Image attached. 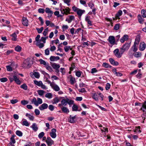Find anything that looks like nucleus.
Here are the masks:
<instances>
[{
    "label": "nucleus",
    "instance_id": "obj_1",
    "mask_svg": "<svg viewBox=\"0 0 146 146\" xmlns=\"http://www.w3.org/2000/svg\"><path fill=\"white\" fill-rule=\"evenodd\" d=\"M33 63V62L31 59L27 58L24 61L23 64H21V66L26 69L29 68L31 67Z\"/></svg>",
    "mask_w": 146,
    "mask_h": 146
},
{
    "label": "nucleus",
    "instance_id": "obj_2",
    "mask_svg": "<svg viewBox=\"0 0 146 146\" xmlns=\"http://www.w3.org/2000/svg\"><path fill=\"white\" fill-rule=\"evenodd\" d=\"M74 103V101L71 100L69 99L68 98L65 99H63L61 102V103L58 104V106H66L68 104L69 105H71L73 104Z\"/></svg>",
    "mask_w": 146,
    "mask_h": 146
},
{
    "label": "nucleus",
    "instance_id": "obj_3",
    "mask_svg": "<svg viewBox=\"0 0 146 146\" xmlns=\"http://www.w3.org/2000/svg\"><path fill=\"white\" fill-rule=\"evenodd\" d=\"M34 83L37 86L40 87L41 88L44 90H46L47 89V87L41 81H38L36 80H34Z\"/></svg>",
    "mask_w": 146,
    "mask_h": 146
},
{
    "label": "nucleus",
    "instance_id": "obj_4",
    "mask_svg": "<svg viewBox=\"0 0 146 146\" xmlns=\"http://www.w3.org/2000/svg\"><path fill=\"white\" fill-rule=\"evenodd\" d=\"M113 52L115 56L118 58H121L123 53L121 50H120L119 52V50L118 48L115 49Z\"/></svg>",
    "mask_w": 146,
    "mask_h": 146
},
{
    "label": "nucleus",
    "instance_id": "obj_5",
    "mask_svg": "<svg viewBox=\"0 0 146 146\" xmlns=\"http://www.w3.org/2000/svg\"><path fill=\"white\" fill-rule=\"evenodd\" d=\"M131 43V42L125 43L120 48V50H121L123 53L125 51H127L130 46Z\"/></svg>",
    "mask_w": 146,
    "mask_h": 146
},
{
    "label": "nucleus",
    "instance_id": "obj_6",
    "mask_svg": "<svg viewBox=\"0 0 146 146\" xmlns=\"http://www.w3.org/2000/svg\"><path fill=\"white\" fill-rule=\"evenodd\" d=\"M46 142L48 146H51L54 144V141L50 137H47Z\"/></svg>",
    "mask_w": 146,
    "mask_h": 146
},
{
    "label": "nucleus",
    "instance_id": "obj_7",
    "mask_svg": "<svg viewBox=\"0 0 146 146\" xmlns=\"http://www.w3.org/2000/svg\"><path fill=\"white\" fill-rule=\"evenodd\" d=\"M50 86L56 91H58L60 90V88L54 82H52V83L51 84Z\"/></svg>",
    "mask_w": 146,
    "mask_h": 146
},
{
    "label": "nucleus",
    "instance_id": "obj_8",
    "mask_svg": "<svg viewBox=\"0 0 146 146\" xmlns=\"http://www.w3.org/2000/svg\"><path fill=\"white\" fill-rule=\"evenodd\" d=\"M108 41L110 44L112 45L115 44V39L113 36H110L108 38Z\"/></svg>",
    "mask_w": 146,
    "mask_h": 146
},
{
    "label": "nucleus",
    "instance_id": "obj_9",
    "mask_svg": "<svg viewBox=\"0 0 146 146\" xmlns=\"http://www.w3.org/2000/svg\"><path fill=\"white\" fill-rule=\"evenodd\" d=\"M45 11V12L48 14V17H51L52 16L53 13L52 11L50 10V8L48 7L46 8Z\"/></svg>",
    "mask_w": 146,
    "mask_h": 146
},
{
    "label": "nucleus",
    "instance_id": "obj_10",
    "mask_svg": "<svg viewBox=\"0 0 146 146\" xmlns=\"http://www.w3.org/2000/svg\"><path fill=\"white\" fill-rule=\"evenodd\" d=\"M56 130L55 128H53L51 130V131L50 132V136L53 138H55L56 136Z\"/></svg>",
    "mask_w": 146,
    "mask_h": 146
},
{
    "label": "nucleus",
    "instance_id": "obj_11",
    "mask_svg": "<svg viewBox=\"0 0 146 146\" xmlns=\"http://www.w3.org/2000/svg\"><path fill=\"white\" fill-rule=\"evenodd\" d=\"M85 11L84 10H82L79 9L78 10L76 13L79 19H80L81 18L82 15L85 13Z\"/></svg>",
    "mask_w": 146,
    "mask_h": 146
},
{
    "label": "nucleus",
    "instance_id": "obj_12",
    "mask_svg": "<svg viewBox=\"0 0 146 146\" xmlns=\"http://www.w3.org/2000/svg\"><path fill=\"white\" fill-rule=\"evenodd\" d=\"M61 109L63 112L68 113L69 112V111L68 108L65 106L59 107Z\"/></svg>",
    "mask_w": 146,
    "mask_h": 146
},
{
    "label": "nucleus",
    "instance_id": "obj_13",
    "mask_svg": "<svg viewBox=\"0 0 146 146\" xmlns=\"http://www.w3.org/2000/svg\"><path fill=\"white\" fill-rule=\"evenodd\" d=\"M48 107V105L46 103H44L39 107V109L40 110H43L47 109Z\"/></svg>",
    "mask_w": 146,
    "mask_h": 146
},
{
    "label": "nucleus",
    "instance_id": "obj_14",
    "mask_svg": "<svg viewBox=\"0 0 146 146\" xmlns=\"http://www.w3.org/2000/svg\"><path fill=\"white\" fill-rule=\"evenodd\" d=\"M146 47V45L145 43L144 42L140 43L139 45V50L140 51H143L145 49Z\"/></svg>",
    "mask_w": 146,
    "mask_h": 146
},
{
    "label": "nucleus",
    "instance_id": "obj_15",
    "mask_svg": "<svg viewBox=\"0 0 146 146\" xmlns=\"http://www.w3.org/2000/svg\"><path fill=\"white\" fill-rule=\"evenodd\" d=\"M23 24L25 26H27L28 25V21L25 17H23L22 19Z\"/></svg>",
    "mask_w": 146,
    "mask_h": 146
},
{
    "label": "nucleus",
    "instance_id": "obj_16",
    "mask_svg": "<svg viewBox=\"0 0 146 146\" xmlns=\"http://www.w3.org/2000/svg\"><path fill=\"white\" fill-rule=\"evenodd\" d=\"M59 59L60 57L58 56H51L50 58V60L51 61H54L59 60Z\"/></svg>",
    "mask_w": 146,
    "mask_h": 146
},
{
    "label": "nucleus",
    "instance_id": "obj_17",
    "mask_svg": "<svg viewBox=\"0 0 146 146\" xmlns=\"http://www.w3.org/2000/svg\"><path fill=\"white\" fill-rule=\"evenodd\" d=\"M128 38V36L127 35H125L123 36L120 39V41L122 43H123L125 40H127Z\"/></svg>",
    "mask_w": 146,
    "mask_h": 146
},
{
    "label": "nucleus",
    "instance_id": "obj_18",
    "mask_svg": "<svg viewBox=\"0 0 146 146\" xmlns=\"http://www.w3.org/2000/svg\"><path fill=\"white\" fill-rule=\"evenodd\" d=\"M51 65L52 68L55 70L59 69L60 67V65L59 64L55 63H53Z\"/></svg>",
    "mask_w": 146,
    "mask_h": 146
},
{
    "label": "nucleus",
    "instance_id": "obj_19",
    "mask_svg": "<svg viewBox=\"0 0 146 146\" xmlns=\"http://www.w3.org/2000/svg\"><path fill=\"white\" fill-rule=\"evenodd\" d=\"M109 61L110 63L113 65L117 66L119 64V63L115 61L112 58H110Z\"/></svg>",
    "mask_w": 146,
    "mask_h": 146
},
{
    "label": "nucleus",
    "instance_id": "obj_20",
    "mask_svg": "<svg viewBox=\"0 0 146 146\" xmlns=\"http://www.w3.org/2000/svg\"><path fill=\"white\" fill-rule=\"evenodd\" d=\"M98 93H95L92 94V98L95 101H98Z\"/></svg>",
    "mask_w": 146,
    "mask_h": 146
},
{
    "label": "nucleus",
    "instance_id": "obj_21",
    "mask_svg": "<svg viewBox=\"0 0 146 146\" xmlns=\"http://www.w3.org/2000/svg\"><path fill=\"white\" fill-rule=\"evenodd\" d=\"M142 16L140 15H138L137 16V18L139 22L142 24L144 21L143 19L142 18Z\"/></svg>",
    "mask_w": 146,
    "mask_h": 146
},
{
    "label": "nucleus",
    "instance_id": "obj_22",
    "mask_svg": "<svg viewBox=\"0 0 146 146\" xmlns=\"http://www.w3.org/2000/svg\"><path fill=\"white\" fill-rule=\"evenodd\" d=\"M15 135H12L10 138V143L11 144H14L15 143L16 141L14 139L15 137Z\"/></svg>",
    "mask_w": 146,
    "mask_h": 146
},
{
    "label": "nucleus",
    "instance_id": "obj_23",
    "mask_svg": "<svg viewBox=\"0 0 146 146\" xmlns=\"http://www.w3.org/2000/svg\"><path fill=\"white\" fill-rule=\"evenodd\" d=\"M145 110H146V101L144 102L142 105V107L140 109V110H142L143 112L145 111Z\"/></svg>",
    "mask_w": 146,
    "mask_h": 146
},
{
    "label": "nucleus",
    "instance_id": "obj_24",
    "mask_svg": "<svg viewBox=\"0 0 146 146\" xmlns=\"http://www.w3.org/2000/svg\"><path fill=\"white\" fill-rule=\"evenodd\" d=\"M26 116L27 117H28L29 119L30 120L33 121L34 119V117L30 114H28V113H26Z\"/></svg>",
    "mask_w": 146,
    "mask_h": 146
},
{
    "label": "nucleus",
    "instance_id": "obj_25",
    "mask_svg": "<svg viewBox=\"0 0 146 146\" xmlns=\"http://www.w3.org/2000/svg\"><path fill=\"white\" fill-rule=\"evenodd\" d=\"M14 77L15 79V81L18 84L20 85L21 84V82L19 80V79L17 78L16 76L14 75Z\"/></svg>",
    "mask_w": 146,
    "mask_h": 146
},
{
    "label": "nucleus",
    "instance_id": "obj_26",
    "mask_svg": "<svg viewBox=\"0 0 146 146\" xmlns=\"http://www.w3.org/2000/svg\"><path fill=\"white\" fill-rule=\"evenodd\" d=\"M31 102L32 104H34L36 106H38L37 100L36 98H33L31 100Z\"/></svg>",
    "mask_w": 146,
    "mask_h": 146
},
{
    "label": "nucleus",
    "instance_id": "obj_27",
    "mask_svg": "<svg viewBox=\"0 0 146 146\" xmlns=\"http://www.w3.org/2000/svg\"><path fill=\"white\" fill-rule=\"evenodd\" d=\"M140 40V36H137L135 39V41L134 42L136 44H138Z\"/></svg>",
    "mask_w": 146,
    "mask_h": 146
},
{
    "label": "nucleus",
    "instance_id": "obj_28",
    "mask_svg": "<svg viewBox=\"0 0 146 146\" xmlns=\"http://www.w3.org/2000/svg\"><path fill=\"white\" fill-rule=\"evenodd\" d=\"M133 54L135 57L136 58L140 57L141 55V53L139 52H136L134 53Z\"/></svg>",
    "mask_w": 146,
    "mask_h": 146
},
{
    "label": "nucleus",
    "instance_id": "obj_29",
    "mask_svg": "<svg viewBox=\"0 0 146 146\" xmlns=\"http://www.w3.org/2000/svg\"><path fill=\"white\" fill-rule=\"evenodd\" d=\"M138 45V44H136L134 43L133 45L131 48V49H133L134 52H136L137 50V46Z\"/></svg>",
    "mask_w": 146,
    "mask_h": 146
},
{
    "label": "nucleus",
    "instance_id": "obj_30",
    "mask_svg": "<svg viewBox=\"0 0 146 146\" xmlns=\"http://www.w3.org/2000/svg\"><path fill=\"white\" fill-rule=\"evenodd\" d=\"M45 66L46 68L50 72H52V68L49 65V64L48 63H47V64Z\"/></svg>",
    "mask_w": 146,
    "mask_h": 146
},
{
    "label": "nucleus",
    "instance_id": "obj_31",
    "mask_svg": "<svg viewBox=\"0 0 146 146\" xmlns=\"http://www.w3.org/2000/svg\"><path fill=\"white\" fill-rule=\"evenodd\" d=\"M142 16L143 18H146V11L144 9H142L141 11Z\"/></svg>",
    "mask_w": 146,
    "mask_h": 146
},
{
    "label": "nucleus",
    "instance_id": "obj_32",
    "mask_svg": "<svg viewBox=\"0 0 146 146\" xmlns=\"http://www.w3.org/2000/svg\"><path fill=\"white\" fill-rule=\"evenodd\" d=\"M12 37V40L13 41H16L17 40V35L15 33H14L11 35Z\"/></svg>",
    "mask_w": 146,
    "mask_h": 146
},
{
    "label": "nucleus",
    "instance_id": "obj_33",
    "mask_svg": "<svg viewBox=\"0 0 146 146\" xmlns=\"http://www.w3.org/2000/svg\"><path fill=\"white\" fill-rule=\"evenodd\" d=\"M38 94L40 96H42L44 94L45 92L42 90H38L37 91Z\"/></svg>",
    "mask_w": 146,
    "mask_h": 146
},
{
    "label": "nucleus",
    "instance_id": "obj_34",
    "mask_svg": "<svg viewBox=\"0 0 146 146\" xmlns=\"http://www.w3.org/2000/svg\"><path fill=\"white\" fill-rule=\"evenodd\" d=\"M39 61L40 62V64H43L44 66H46L47 64L44 60L41 59H40Z\"/></svg>",
    "mask_w": 146,
    "mask_h": 146
},
{
    "label": "nucleus",
    "instance_id": "obj_35",
    "mask_svg": "<svg viewBox=\"0 0 146 146\" xmlns=\"http://www.w3.org/2000/svg\"><path fill=\"white\" fill-rule=\"evenodd\" d=\"M45 96L46 98L50 99L52 98V95L51 93H48L45 94Z\"/></svg>",
    "mask_w": 146,
    "mask_h": 146
},
{
    "label": "nucleus",
    "instance_id": "obj_36",
    "mask_svg": "<svg viewBox=\"0 0 146 146\" xmlns=\"http://www.w3.org/2000/svg\"><path fill=\"white\" fill-rule=\"evenodd\" d=\"M36 45L38 46L40 48H42L44 46V44L43 43H40V41L37 42Z\"/></svg>",
    "mask_w": 146,
    "mask_h": 146
},
{
    "label": "nucleus",
    "instance_id": "obj_37",
    "mask_svg": "<svg viewBox=\"0 0 146 146\" xmlns=\"http://www.w3.org/2000/svg\"><path fill=\"white\" fill-rule=\"evenodd\" d=\"M122 12L121 10H119L115 15V17L117 18L121 16L122 14Z\"/></svg>",
    "mask_w": 146,
    "mask_h": 146
},
{
    "label": "nucleus",
    "instance_id": "obj_38",
    "mask_svg": "<svg viewBox=\"0 0 146 146\" xmlns=\"http://www.w3.org/2000/svg\"><path fill=\"white\" fill-rule=\"evenodd\" d=\"M21 88L24 89L25 90H27V86L25 84H24L21 86Z\"/></svg>",
    "mask_w": 146,
    "mask_h": 146
},
{
    "label": "nucleus",
    "instance_id": "obj_39",
    "mask_svg": "<svg viewBox=\"0 0 146 146\" xmlns=\"http://www.w3.org/2000/svg\"><path fill=\"white\" fill-rule=\"evenodd\" d=\"M22 124L26 126H29V123L26 120H25L23 121Z\"/></svg>",
    "mask_w": 146,
    "mask_h": 146
},
{
    "label": "nucleus",
    "instance_id": "obj_40",
    "mask_svg": "<svg viewBox=\"0 0 146 146\" xmlns=\"http://www.w3.org/2000/svg\"><path fill=\"white\" fill-rule=\"evenodd\" d=\"M75 118V116L73 117H71L70 115V118L69 122L71 123H74L75 122L74 119Z\"/></svg>",
    "mask_w": 146,
    "mask_h": 146
},
{
    "label": "nucleus",
    "instance_id": "obj_41",
    "mask_svg": "<svg viewBox=\"0 0 146 146\" xmlns=\"http://www.w3.org/2000/svg\"><path fill=\"white\" fill-rule=\"evenodd\" d=\"M33 74L34 75L35 77L37 78H38L40 77V74L38 72H35L33 73Z\"/></svg>",
    "mask_w": 146,
    "mask_h": 146
},
{
    "label": "nucleus",
    "instance_id": "obj_42",
    "mask_svg": "<svg viewBox=\"0 0 146 146\" xmlns=\"http://www.w3.org/2000/svg\"><path fill=\"white\" fill-rule=\"evenodd\" d=\"M44 29V28L43 27H41L40 28H36V30H37L38 33H42V31Z\"/></svg>",
    "mask_w": 146,
    "mask_h": 146
},
{
    "label": "nucleus",
    "instance_id": "obj_43",
    "mask_svg": "<svg viewBox=\"0 0 146 146\" xmlns=\"http://www.w3.org/2000/svg\"><path fill=\"white\" fill-rule=\"evenodd\" d=\"M21 47L19 46H17L15 48V50L18 52H20L21 50Z\"/></svg>",
    "mask_w": 146,
    "mask_h": 146
},
{
    "label": "nucleus",
    "instance_id": "obj_44",
    "mask_svg": "<svg viewBox=\"0 0 146 146\" xmlns=\"http://www.w3.org/2000/svg\"><path fill=\"white\" fill-rule=\"evenodd\" d=\"M72 111H78V106L75 104H74L72 107Z\"/></svg>",
    "mask_w": 146,
    "mask_h": 146
},
{
    "label": "nucleus",
    "instance_id": "obj_45",
    "mask_svg": "<svg viewBox=\"0 0 146 146\" xmlns=\"http://www.w3.org/2000/svg\"><path fill=\"white\" fill-rule=\"evenodd\" d=\"M16 134L19 137H21L23 135L22 133L20 131L17 130L16 132Z\"/></svg>",
    "mask_w": 146,
    "mask_h": 146
},
{
    "label": "nucleus",
    "instance_id": "obj_46",
    "mask_svg": "<svg viewBox=\"0 0 146 146\" xmlns=\"http://www.w3.org/2000/svg\"><path fill=\"white\" fill-rule=\"evenodd\" d=\"M75 81V78L72 76H71L70 78V81L71 84H74Z\"/></svg>",
    "mask_w": 146,
    "mask_h": 146
},
{
    "label": "nucleus",
    "instance_id": "obj_47",
    "mask_svg": "<svg viewBox=\"0 0 146 146\" xmlns=\"http://www.w3.org/2000/svg\"><path fill=\"white\" fill-rule=\"evenodd\" d=\"M42 100L41 99L38 98H37V103L38 104V106L39 104H42Z\"/></svg>",
    "mask_w": 146,
    "mask_h": 146
},
{
    "label": "nucleus",
    "instance_id": "obj_48",
    "mask_svg": "<svg viewBox=\"0 0 146 146\" xmlns=\"http://www.w3.org/2000/svg\"><path fill=\"white\" fill-rule=\"evenodd\" d=\"M21 104L23 105H25L29 104V102L26 100H23L21 101Z\"/></svg>",
    "mask_w": 146,
    "mask_h": 146
},
{
    "label": "nucleus",
    "instance_id": "obj_49",
    "mask_svg": "<svg viewBox=\"0 0 146 146\" xmlns=\"http://www.w3.org/2000/svg\"><path fill=\"white\" fill-rule=\"evenodd\" d=\"M48 28H47L44 29V31H43V35L44 36H46L48 34Z\"/></svg>",
    "mask_w": 146,
    "mask_h": 146
},
{
    "label": "nucleus",
    "instance_id": "obj_50",
    "mask_svg": "<svg viewBox=\"0 0 146 146\" xmlns=\"http://www.w3.org/2000/svg\"><path fill=\"white\" fill-rule=\"evenodd\" d=\"M52 45L54 43L57 44L59 43L60 42L58 39H57L55 40H53L52 41Z\"/></svg>",
    "mask_w": 146,
    "mask_h": 146
},
{
    "label": "nucleus",
    "instance_id": "obj_51",
    "mask_svg": "<svg viewBox=\"0 0 146 146\" xmlns=\"http://www.w3.org/2000/svg\"><path fill=\"white\" fill-rule=\"evenodd\" d=\"M38 11L39 13H43L45 12V9L43 8H39L38 9Z\"/></svg>",
    "mask_w": 146,
    "mask_h": 146
},
{
    "label": "nucleus",
    "instance_id": "obj_52",
    "mask_svg": "<svg viewBox=\"0 0 146 146\" xmlns=\"http://www.w3.org/2000/svg\"><path fill=\"white\" fill-rule=\"evenodd\" d=\"M102 66H103V67L106 68H108V67H110V66L109 64H108V63L106 62L104 63L103 64Z\"/></svg>",
    "mask_w": 146,
    "mask_h": 146
},
{
    "label": "nucleus",
    "instance_id": "obj_53",
    "mask_svg": "<svg viewBox=\"0 0 146 146\" xmlns=\"http://www.w3.org/2000/svg\"><path fill=\"white\" fill-rule=\"evenodd\" d=\"M74 19V16H70L69 17V19L68 21V22L70 23L71 21L73 20Z\"/></svg>",
    "mask_w": 146,
    "mask_h": 146
},
{
    "label": "nucleus",
    "instance_id": "obj_54",
    "mask_svg": "<svg viewBox=\"0 0 146 146\" xmlns=\"http://www.w3.org/2000/svg\"><path fill=\"white\" fill-rule=\"evenodd\" d=\"M44 135V133L43 132L40 133L38 135V137L39 138H42Z\"/></svg>",
    "mask_w": 146,
    "mask_h": 146
},
{
    "label": "nucleus",
    "instance_id": "obj_55",
    "mask_svg": "<svg viewBox=\"0 0 146 146\" xmlns=\"http://www.w3.org/2000/svg\"><path fill=\"white\" fill-rule=\"evenodd\" d=\"M140 128H136L133 130L134 132L136 133H140L141 132V131L140 130Z\"/></svg>",
    "mask_w": 146,
    "mask_h": 146
},
{
    "label": "nucleus",
    "instance_id": "obj_56",
    "mask_svg": "<svg viewBox=\"0 0 146 146\" xmlns=\"http://www.w3.org/2000/svg\"><path fill=\"white\" fill-rule=\"evenodd\" d=\"M8 80L6 78H3L0 79L1 82H7Z\"/></svg>",
    "mask_w": 146,
    "mask_h": 146
},
{
    "label": "nucleus",
    "instance_id": "obj_57",
    "mask_svg": "<svg viewBox=\"0 0 146 146\" xmlns=\"http://www.w3.org/2000/svg\"><path fill=\"white\" fill-rule=\"evenodd\" d=\"M88 6L90 7L92 9V7L94 6V4L92 3V2L90 1L88 3Z\"/></svg>",
    "mask_w": 146,
    "mask_h": 146
},
{
    "label": "nucleus",
    "instance_id": "obj_58",
    "mask_svg": "<svg viewBox=\"0 0 146 146\" xmlns=\"http://www.w3.org/2000/svg\"><path fill=\"white\" fill-rule=\"evenodd\" d=\"M142 74L141 72H138L137 74L136 75L137 78L140 79L141 77Z\"/></svg>",
    "mask_w": 146,
    "mask_h": 146
},
{
    "label": "nucleus",
    "instance_id": "obj_59",
    "mask_svg": "<svg viewBox=\"0 0 146 146\" xmlns=\"http://www.w3.org/2000/svg\"><path fill=\"white\" fill-rule=\"evenodd\" d=\"M119 24H117L115 25V26L114 27V29L116 30H117L119 29Z\"/></svg>",
    "mask_w": 146,
    "mask_h": 146
},
{
    "label": "nucleus",
    "instance_id": "obj_60",
    "mask_svg": "<svg viewBox=\"0 0 146 146\" xmlns=\"http://www.w3.org/2000/svg\"><path fill=\"white\" fill-rule=\"evenodd\" d=\"M137 72H138L137 70H134L133 71L131 72L130 73V74L132 76L135 75L137 73Z\"/></svg>",
    "mask_w": 146,
    "mask_h": 146
},
{
    "label": "nucleus",
    "instance_id": "obj_61",
    "mask_svg": "<svg viewBox=\"0 0 146 146\" xmlns=\"http://www.w3.org/2000/svg\"><path fill=\"white\" fill-rule=\"evenodd\" d=\"M82 72L80 71H78L76 72V76L78 77H80L81 75Z\"/></svg>",
    "mask_w": 146,
    "mask_h": 146
},
{
    "label": "nucleus",
    "instance_id": "obj_62",
    "mask_svg": "<svg viewBox=\"0 0 146 146\" xmlns=\"http://www.w3.org/2000/svg\"><path fill=\"white\" fill-rule=\"evenodd\" d=\"M7 70L9 71H11L12 70V67L9 65L6 66Z\"/></svg>",
    "mask_w": 146,
    "mask_h": 146
},
{
    "label": "nucleus",
    "instance_id": "obj_63",
    "mask_svg": "<svg viewBox=\"0 0 146 146\" xmlns=\"http://www.w3.org/2000/svg\"><path fill=\"white\" fill-rule=\"evenodd\" d=\"M70 48V46H66L64 48V50L66 52L68 51Z\"/></svg>",
    "mask_w": 146,
    "mask_h": 146
},
{
    "label": "nucleus",
    "instance_id": "obj_64",
    "mask_svg": "<svg viewBox=\"0 0 146 146\" xmlns=\"http://www.w3.org/2000/svg\"><path fill=\"white\" fill-rule=\"evenodd\" d=\"M111 85L109 83H107L106 84V90H108L110 88Z\"/></svg>",
    "mask_w": 146,
    "mask_h": 146
}]
</instances>
